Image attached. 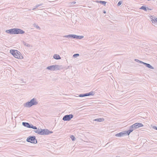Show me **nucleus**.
<instances>
[{"mask_svg": "<svg viewBox=\"0 0 157 157\" xmlns=\"http://www.w3.org/2000/svg\"><path fill=\"white\" fill-rule=\"evenodd\" d=\"M26 141L35 144H37V140L35 136H29L27 138Z\"/></svg>", "mask_w": 157, "mask_h": 157, "instance_id": "obj_4", "label": "nucleus"}, {"mask_svg": "<svg viewBox=\"0 0 157 157\" xmlns=\"http://www.w3.org/2000/svg\"><path fill=\"white\" fill-rule=\"evenodd\" d=\"M44 133H45L44 135H48L53 133V132L51 131H50L47 129H44Z\"/></svg>", "mask_w": 157, "mask_h": 157, "instance_id": "obj_14", "label": "nucleus"}, {"mask_svg": "<svg viewBox=\"0 0 157 157\" xmlns=\"http://www.w3.org/2000/svg\"><path fill=\"white\" fill-rule=\"evenodd\" d=\"M146 67H148L149 68L151 69H154V68L150 64L146 63L145 65Z\"/></svg>", "mask_w": 157, "mask_h": 157, "instance_id": "obj_19", "label": "nucleus"}, {"mask_svg": "<svg viewBox=\"0 0 157 157\" xmlns=\"http://www.w3.org/2000/svg\"><path fill=\"white\" fill-rule=\"evenodd\" d=\"M53 57L54 59H61V57L60 56L57 54H55L53 56Z\"/></svg>", "mask_w": 157, "mask_h": 157, "instance_id": "obj_16", "label": "nucleus"}, {"mask_svg": "<svg viewBox=\"0 0 157 157\" xmlns=\"http://www.w3.org/2000/svg\"><path fill=\"white\" fill-rule=\"evenodd\" d=\"M139 9H141V10H152L153 9H152L151 8H150V7H146L144 6H142L141 7H140V8Z\"/></svg>", "mask_w": 157, "mask_h": 157, "instance_id": "obj_11", "label": "nucleus"}, {"mask_svg": "<svg viewBox=\"0 0 157 157\" xmlns=\"http://www.w3.org/2000/svg\"><path fill=\"white\" fill-rule=\"evenodd\" d=\"M63 37L64 38H72L73 39H81L83 38L84 36H78L75 34H70L63 36Z\"/></svg>", "mask_w": 157, "mask_h": 157, "instance_id": "obj_3", "label": "nucleus"}, {"mask_svg": "<svg viewBox=\"0 0 157 157\" xmlns=\"http://www.w3.org/2000/svg\"><path fill=\"white\" fill-rule=\"evenodd\" d=\"M39 131H40V129L39 128L37 130H34V132L35 133H38V134H39Z\"/></svg>", "mask_w": 157, "mask_h": 157, "instance_id": "obj_27", "label": "nucleus"}, {"mask_svg": "<svg viewBox=\"0 0 157 157\" xmlns=\"http://www.w3.org/2000/svg\"><path fill=\"white\" fill-rule=\"evenodd\" d=\"M150 18L152 25L156 27L155 25H157V18H155L153 16H151Z\"/></svg>", "mask_w": 157, "mask_h": 157, "instance_id": "obj_9", "label": "nucleus"}, {"mask_svg": "<svg viewBox=\"0 0 157 157\" xmlns=\"http://www.w3.org/2000/svg\"><path fill=\"white\" fill-rule=\"evenodd\" d=\"M103 13H106V11H105V10H104Z\"/></svg>", "mask_w": 157, "mask_h": 157, "instance_id": "obj_34", "label": "nucleus"}, {"mask_svg": "<svg viewBox=\"0 0 157 157\" xmlns=\"http://www.w3.org/2000/svg\"><path fill=\"white\" fill-rule=\"evenodd\" d=\"M23 44L25 46H27V47H31V45L26 43V42H25L24 41H23Z\"/></svg>", "mask_w": 157, "mask_h": 157, "instance_id": "obj_21", "label": "nucleus"}, {"mask_svg": "<svg viewBox=\"0 0 157 157\" xmlns=\"http://www.w3.org/2000/svg\"><path fill=\"white\" fill-rule=\"evenodd\" d=\"M38 104L36 98H33L30 101H28L24 104V106L26 107L29 108L33 105H36Z\"/></svg>", "mask_w": 157, "mask_h": 157, "instance_id": "obj_2", "label": "nucleus"}, {"mask_svg": "<svg viewBox=\"0 0 157 157\" xmlns=\"http://www.w3.org/2000/svg\"><path fill=\"white\" fill-rule=\"evenodd\" d=\"M99 3L101 4L105 5L106 2L104 1H100Z\"/></svg>", "mask_w": 157, "mask_h": 157, "instance_id": "obj_24", "label": "nucleus"}, {"mask_svg": "<svg viewBox=\"0 0 157 157\" xmlns=\"http://www.w3.org/2000/svg\"><path fill=\"white\" fill-rule=\"evenodd\" d=\"M42 5V4L37 5H36L35 6V7H34V8H33V9H32V10H34L35 9H36L37 7H38L39 6H41Z\"/></svg>", "mask_w": 157, "mask_h": 157, "instance_id": "obj_23", "label": "nucleus"}, {"mask_svg": "<svg viewBox=\"0 0 157 157\" xmlns=\"http://www.w3.org/2000/svg\"><path fill=\"white\" fill-rule=\"evenodd\" d=\"M122 3V1H120L118 2L117 4V6H119L120 5H121Z\"/></svg>", "mask_w": 157, "mask_h": 157, "instance_id": "obj_29", "label": "nucleus"}, {"mask_svg": "<svg viewBox=\"0 0 157 157\" xmlns=\"http://www.w3.org/2000/svg\"><path fill=\"white\" fill-rule=\"evenodd\" d=\"M22 124L25 127L30 128V127H31V124H29L28 123L23 122L22 123Z\"/></svg>", "mask_w": 157, "mask_h": 157, "instance_id": "obj_12", "label": "nucleus"}, {"mask_svg": "<svg viewBox=\"0 0 157 157\" xmlns=\"http://www.w3.org/2000/svg\"><path fill=\"white\" fill-rule=\"evenodd\" d=\"M125 135V133L124 131L121 132L116 134L115 136L117 137L122 136Z\"/></svg>", "mask_w": 157, "mask_h": 157, "instance_id": "obj_13", "label": "nucleus"}, {"mask_svg": "<svg viewBox=\"0 0 157 157\" xmlns=\"http://www.w3.org/2000/svg\"><path fill=\"white\" fill-rule=\"evenodd\" d=\"M139 63H142L144 64V65H145V64H146V63H144L141 61H139Z\"/></svg>", "mask_w": 157, "mask_h": 157, "instance_id": "obj_30", "label": "nucleus"}, {"mask_svg": "<svg viewBox=\"0 0 157 157\" xmlns=\"http://www.w3.org/2000/svg\"><path fill=\"white\" fill-rule=\"evenodd\" d=\"M153 128L157 130V127L155 126H154L153 127Z\"/></svg>", "mask_w": 157, "mask_h": 157, "instance_id": "obj_33", "label": "nucleus"}, {"mask_svg": "<svg viewBox=\"0 0 157 157\" xmlns=\"http://www.w3.org/2000/svg\"><path fill=\"white\" fill-rule=\"evenodd\" d=\"M23 82H20V83H22Z\"/></svg>", "mask_w": 157, "mask_h": 157, "instance_id": "obj_36", "label": "nucleus"}, {"mask_svg": "<svg viewBox=\"0 0 157 157\" xmlns=\"http://www.w3.org/2000/svg\"><path fill=\"white\" fill-rule=\"evenodd\" d=\"M133 131V130L131 129L130 128V129L129 130L127 131H124V132L125 133V135H129L130 133Z\"/></svg>", "mask_w": 157, "mask_h": 157, "instance_id": "obj_15", "label": "nucleus"}, {"mask_svg": "<svg viewBox=\"0 0 157 157\" xmlns=\"http://www.w3.org/2000/svg\"><path fill=\"white\" fill-rule=\"evenodd\" d=\"M44 129H40L39 134L41 135H44V134H45L44 133Z\"/></svg>", "mask_w": 157, "mask_h": 157, "instance_id": "obj_20", "label": "nucleus"}, {"mask_svg": "<svg viewBox=\"0 0 157 157\" xmlns=\"http://www.w3.org/2000/svg\"><path fill=\"white\" fill-rule=\"evenodd\" d=\"M60 67V66L58 65H53L47 67L46 69L50 71H55L59 70Z\"/></svg>", "mask_w": 157, "mask_h": 157, "instance_id": "obj_5", "label": "nucleus"}, {"mask_svg": "<svg viewBox=\"0 0 157 157\" xmlns=\"http://www.w3.org/2000/svg\"><path fill=\"white\" fill-rule=\"evenodd\" d=\"M71 138L72 141H74L75 140V137L73 135L71 136Z\"/></svg>", "mask_w": 157, "mask_h": 157, "instance_id": "obj_26", "label": "nucleus"}, {"mask_svg": "<svg viewBox=\"0 0 157 157\" xmlns=\"http://www.w3.org/2000/svg\"><path fill=\"white\" fill-rule=\"evenodd\" d=\"M135 61L136 62H138L139 63V61H140V60L137 59H135Z\"/></svg>", "mask_w": 157, "mask_h": 157, "instance_id": "obj_32", "label": "nucleus"}, {"mask_svg": "<svg viewBox=\"0 0 157 157\" xmlns=\"http://www.w3.org/2000/svg\"><path fill=\"white\" fill-rule=\"evenodd\" d=\"M79 54H75L73 55V57H76L77 56H79Z\"/></svg>", "mask_w": 157, "mask_h": 157, "instance_id": "obj_28", "label": "nucleus"}, {"mask_svg": "<svg viewBox=\"0 0 157 157\" xmlns=\"http://www.w3.org/2000/svg\"><path fill=\"white\" fill-rule=\"evenodd\" d=\"M6 33L10 34H13V29L7 30L6 31Z\"/></svg>", "mask_w": 157, "mask_h": 157, "instance_id": "obj_17", "label": "nucleus"}, {"mask_svg": "<svg viewBox=\"0 0 157 157\" xmlns=\"http://www.w3.org/2000/svg\"><path fill=\"white\" fill-rule=\"evenodd\" d=\"M10 53L12 54L15 58L18 59L23 58L21 53L18 51L14 50H10Z\"/></svg>", "mask_w": 157, "mask_h": 157, "instance_id": "obj_1", "label": "nucleus"}, {"mask_svg": "<svg viewBox=\"0 0 157 157\" xmlns=\"http://www.w3.org/2000/svg\"><path fill=\"white\" fill-rule=\"evenodd\" d=\"M33 26L34 27H36L37 29L39 30H40V28L39 26L37 25H36V24L34 23L33 24Z\"/></svg>", "mask_w": 157, "mask_h": 157, "instance_id": "obj_22", "label": "nucleus"}, {"mask_svg": "<svg viewBox=\"0 0 157 157\" xmlns=\"http://www.w3.org/2000/svg\"><path fill=\"white\" fill-rule=\"evenodd\" d=\"M143 125L142 123H137L131 125L130 128L131 129L133 130V131L136 129L140 127H143Z\"/></svg>", "mask_w": 157, "mask_h": 157, "instance_id": "obj_6", "label": "nucleus"}, {"mask_svg": "<svg viewBox=\"0 0 157 157\" xmlns=\"http://www.w3.org/2000/svg\"><path fill=\"white\" fill-rule=\"evenodd\" d=\"M25 33V31L21 29L18 28L13 29V34H23Z\"/></svg>", "mask_w": 157, "mask_h": 157, "instance_id": "obj_7", "label": "nucleus"}, {"mask_svg": "<svg viewBox=\"0 0 157 157\" xmlns=\"http://www.w3.org/2000/svg\"><path fill=\"white\" fill-rule=\"evenodd\" d=\"M39 9V10H42V9Z\"/></svg>", "mask_w": 157, "mask_h": 157, "instance_id": "obj_35", "label": "nucleus"}, {"mask_svg": "<svg viewBox=\"0 0 157 157\" xmlns=\"http://www.w3.org/2000/svg\"><path fill=\"white\" fill-rule=\"evenodd\" d=\"M104 120V119L103 118H97L96 119H95L93 120L94 121H96L98 122H101L103 121Z\"/></svg>", "mask_w": 157, "mask_h": 157, "instance_id": "obj_18", "label": "nucleus"}, {"mask_svg": "<svg viewBox=\"0 0 157 157\" xmlns=\"http://www.w3.org/2000/svg\"><path fill=\"white\" fill-rule=\"evenodd\" d=\"M30 128H32L34 129H37V127L36 126H33L32 124H31V127H30Z\"/></svg>", "mask_w": 157, "mask_h": 157, "instance_id": "obj_25", "label": "nucleus"}, {"mask_svg": "<svg viewBox=\"0 0 157 157\" xmlns=\"http://www.w3.org/2000/svg\"><path fill=\"white\" fill-rule=\"evenodd\" d=\"M75 3H76V2H72L71 3V5H74V4H75Z\"/></svg>", "mask_w": 157, "mask_h": 157, "instance_id": "obj_31", "label": "nucleus"}, {"mask_svg": "<svg viewBox=\"0 0 157 157\" xmlns=\"http://www.w3.org/2000/svg\"><path fill=\"white\" fill-rule=\"evenodd\" d=\"M94 95V93L93 91H91L89 93L80 94L79 95V97H82L85 96H89L90 95Z\"/></svg>", "mask_w": 157, "mask_h": 157, "instance_id": "obj_10", "label": "nucleus"}, {"mask_svg": "<svg viewBox=\"0 0 157 157\" xmlns=\"http://www.w3.org/2000/svg\"><path fill=\"white\" fill-rule=\"evenodd\" d=\"M73 115L72 114L66 115L63 117V120L64 121H69L73 118Z\"/></svg>", "mask_w": 157, "mask_h": 157, "instance_id": "obj_8", "label": "nucleus"}]
</instances>
